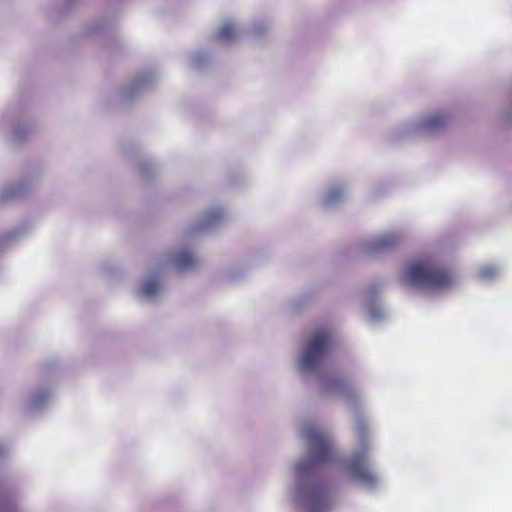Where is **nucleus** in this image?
<instances>
[{"mask_svg":"<svg viewBox=\"0 0 512 512\" xmlns=\"http://www.w3.org/2000/svg\"><path fill=\"white\" fill-rule=\"evenodd\" d=\"M354 429L357 448L347 459L335 451L332 434L318 423L307 420L299 427V435L305 441L306 453L292 464V483L287 489L290 501L299 512H331L333 503L327 485L319 478L317 466L329 464L338 466L354 483L367 490L381 484V477L373 470L369 457L372 439L367 421L356 416Z\"/></svg>","mask_w":512,"mask_h":512,"instance_id":"1","label":"nucleus"},{"mask_svg":"<svg viewBox=\"0 0 512 512\" xmlns=\"http://www.w3.org/2000/svg\"><path fill=\"white\" fill-rule=\"evenodd\" d=\"M331 343L332 331L329 327H319L310 332L295 352V371L307 380H317L320 393L324 396L337 398L357 412L364 401L361 390L355 384L338 376L321 372V362L328 353Z\"/></svg>","mask_w":512,"mask_h":512,"instance_id":"2","label":"nucleus"},{"mask_svg":"<svg viewBox=\"0 0 512 512\" xmlns=\"http://www.w3.org/2000/svg\"><path fill=\"white\" fill-rule=\"evenodd\" d=\"M398 279L403 285L435 292L454 285L457 276L438 256L426 255L405 263L399 270Z\"/></svg>","mask_w":512,"mask_h":512,"instance_id":"3","label":"nucleus"},{"mask_svg":"<svg viewBox=\"0 0 512 512\" xmlns=\"http://www.w3.org/2000/svg\"><path fill=\"white\" fill-rule=\"evenodd\" d=\"M191 235L189 231L185 232L182 239L174 247L153 259L165 273L169 270L190 271L197 267L199 258L190 242Z\"/></svg>","mask_w":512,"mask_h":512,"instance_id":"4","label":"nucleus"},{"mask_svg":"<svg viewBox=\"0 0 512 512\" xmlns=\"http://www.w3.org/2000/svg\"><path fill=\"white\" fill-rule=\"evenodd\" d=\"M54 398L55 387L52 382L37 383L20 394L18 408L25 415H36L45 411Z\"/></svg>","mask_w":512,"mask_h":512,"instance_id":"5","label":"nucleus"},{"mask_svg":"<svg viewBox=\"0 0 512 512\" xmlns=\"http://www.w3.org/2000/svg\"><path fill=\"white\" fill-rule=\"evenodd\" d=\"M451 114L446 109L430 111L402 123L399 127L400 135L434 134L444 130L450 120Z\"/></svg>","mask_w":512,"mask_h":512,"instance_id":"6","label":"nucleus"},{"mask_svg":"<svg viewBox=\"0 0 512 512\" xmlns=\"http://www.w3.org/2000/svg\"><path fill=\"white\" fill-rule=\"evenodd\" d=\"M165 272L152 260L145 273L135 285V296L145 302H154L164 293Z\"/></svg>","mask_w":512,"mask_h":512,"instance_id":"7","label":"nucleus"},{"mask_svg":"<svg viewBox=\"0 0 512 512\" xmlns=\"http://www.w3.org/2000/svg\"><path fill=\"white\" fill-rule=\"evenodd\" d=\"M42 170H29L20 180L0 185V205H5L30 196L42 178Z\"/></svg>","mask_w":512,"mask_h":512,"instance_id":"8","label":"nucleus"},{"mask_svg":"<svg viewBox=\"0 0 512 512\" xmlns=\"http://www.w3.org/2000/svg\"><path fill=\"white\" fill-rule=\"evenodd\" d=\"M408 238V232L404 228H394L381 232L367 239L363 243V249L368 254H377L393 250L399 247Z\"/></svg>","mask_w":512,"mask_h":512,"instance_id":"9","label":"nucleus"},{"mask_svg":"<svg viewBox=\"0 0 512 512\" xmlns=\"http://www.w3.org/2000/svg\"><path fill=\"white\" fill-rule=\"evenodd\" d=\"M228 211L221 205H215L203 212L188 230L191 234L211 231L228 218Z\"/></svg>","mask_w":512,"mask_h":512,"instance_id":"10","label":"nucleus"},{"mask_svg":"<svg viewBox=\"0 0 512 512\" xmlns=\"http://www.w3.org/2000/svg\"><path fill=\"white\" fill-rule=\"evenodd\" d=\"M156 79L153 71H143L137 74L125 87L120 91V97L123 101L134 98L142 91L149 88Z\"/></svg>","mask_w":512,"mask_h":512,"instance_id":"11","label":"nucleus"},{"mask_svg":"<svg viewBox=\"0 0 512 512\" xmlns=\"http://www.w3.org/2000/svg\"><path fill=\"white\" fill-rule=\"evenodd\" d=\"M350 189L343 182H336L328 185L321 193L319 201L324 207H333L347 199Z\"/></svg>","mask_w":512,"mask_h":512,"instance_id":"12","label":"nucleus"},{"mask_svg":"<svg viewBox=\"0 0 512 512\" xmlns=\"http://www.w3.org/2000/svg\"><path fill=\"white\" fill-rule=\"evenodd\" d=\"M243 34V29L234 19H226L216 31V38L226 44L238 42Z\"/></svg>","mask_w":512,"mask_h":512,"instance_id":"13","label":"nucleus"},{"mask_svg":"<svg viewBox=\"0 0 512 512\" xmlns=\"http://www.w3.org/2000/svg\"><path fill=\"white\" fill-rule=\"evenodd\" d=\"M34 124L29 120L19 119L13 122L11 131L7 135L8 139L12 142H20L26 139L33 131Z\"/></svg>","mask_w":512,"mask_h":512,"instance_id":"14","label":"nucleus"},{"mask_svg":"<svg viewBox=\"0 0 512 512\" xmlns=\"http://www.w3.org/2000/svg\"><path fill=\"white\" fill-rule=\"evenodd\" d=\"M271 28V22L266 18L255 19L249 26L247 32L254 39H261L267 35Z\"/></svg>","mask_w":512,"mask_h":512,"instance_id":"15","label":"nucleus"},{"mask_svg":"<svg viewBox=\"0 0 512 512\" xmlns=\"http://www.w3.org/2000/svg\"><path fill=\"white\" fill-rule=\"evenodd\" d=\"M502 274L501 267L494 264H483L477 269V278L483 282H491Z\"/></svg>","mask_w":512,"mask_h":512,"instance_id":"16","label":"nucleus"},{"mask_svg":"<svg viewBox=\"0 0 512 512\" xmlns=\"http://www.w3.org/2000/svg\"><path fill=\"white\" fill-rule=\"evenodd\" d=\"M209 62V56L204 51H197L189 58V65L194 69H202Z\"/></svg>","mask_w":512,"mask_h":512,"instance_id":"17","label":"nucleus"},{"mask_svg":"<svg viewBox=\"0 0 512 512\" xmlns=\"http://www.w3.org/2000/svg\"><path fill=\"white\" fill-rule=\"evenodd\" d=\"M137 166L139 169V173L145 178L151 177L157 168L155 162L150 158L140 160L137 163Z\"/></svg>","mask_w":512,"mask_h":512,"instance_id":"18","label":"nucleus"},{"mask_svg":"<svg viewBox=\"0 0 512 512\" xmlns=\"http://www.w3.org/2000/svg\"><path fill=\"white\" fill-rule=\"evenodd\" d=\"M104 28V22L100 20L91 21L84 25L82 33L86 36H94Z\"/></svg>","mask_w":512,"mask_h":512,"instance_id":"19","label":"nucleus"},{"mask_svg":"<svg viewBox=\"0 0 512 512\" xmlns=\"http://www.w3.org/2000/svg\"><path fill=\"white\" fill-rule=\"evenodd\" d=\"M18 239H19L18 232L17 231H12V232H9L5 236L4 242L5 243H10V242L16 241Z\"/></svg>","mask_w":512,"mask_h":512,"instance_id":"20","label":"nucleus"},{"mask_svg":"<svg viewBox=\"0 0 512 512\" xmlns=\"http://www.w3.org/2000/svg\"><path fill=\"white\" fill-rule=\"evenodd\" d=\"M370 314H371V317H372L374 320H378V319H380V315L377 313V311H376L374 308H372V309L370 310Z\"/></svg>","mask_w":512,"mask_h":512,"instance_id":"21","label":"nucleus"},{"mask_svg":"<svg viewBox=\"0 0 512 512\" xmlns=\"http://www.w3.org/2000/svg\"><path fill=\"white\" fill-rule=\"evenodd\" d=\"M6 452V446L0 442V456Z\"/></svg>","mask_w":512,"mask_h":512,"instance_id":"22","label":"nucleus"},{"mask_svg":"<svg viewBox=\"0 0 512 512\" xmlns=\"http://www.w3.org/2000/svg\"><path fill=\"white\" fill-rule=\"evenodd\" d=\"M6 121H7L6 119H2V123H1V125H4V123H5Z\"/></svg>","mask_w":512,"mask_h":512,"instance_id":"23","label":"nucleus"}]
</instances>
